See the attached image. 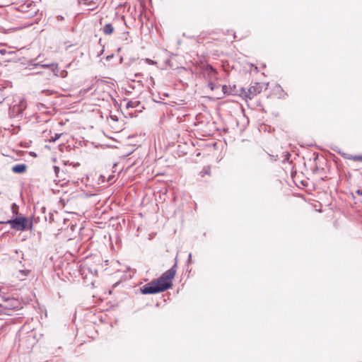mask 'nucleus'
Masks as SVG:
<instances>
[{"mask_svg": "<svg viewBox=\"0 0 362 362\" xmlns=\"http://www.w3.org/2000/svg\"><path fill=\"white\" fill-rule=\"evenodd\" d=\"M209 87H210V88H211V90H214V85L212 83H209Z\"/></svg>", "mask_w": 362, "mask_h": 362, "instance_id": "nucleus-15", "label": "nucleus"}, {"mask_svg": "<svg viewBox=\"0 0 362 362\" xmlns=\"http://www.w3.org/2000/svg\"><path fill=\"white\" fill-rule=\"evenodd\" d=\"M11 228L17 230H25L28 225V219L25 217L20 216L14 219L9 220L6 222Z\"/></svg>", "mask_w": 362, "mask_h": 362, "instance_id": "nucleus-3", "label": "nucleus"}, {"mask_svg": "<svg viewBox=\"0 0 362 362\" xmlns=\"http://www.w3.org/2000/svg\"><path fill=\"white\" fill-rule=\"evenodd\" d=\"M11 209L13 214H17L18 213V206L16 204L13 203L11 206Z\"/></svg>", "mask_w": 362, "mask_h": 362, "instance_id": "nucleus-7", "label": "nucleus"}, {"mask_svg": "<svg viewBox=\"0 0 362 362\" xmlns=\"http://www.w3.org/2000/svg\"><path fill=\"white\" fill-rule=\"evenodd\" d=\"M176 271L171 268L162 274L156 280L145 284L141 288L143 294H153L163 292L172 286V280L174 279Z\"/></svg>", "mask_w": 362, "mask_h": 362, "instance_id": "nucleus-1", "label": "nucleus"}, {"mask_svg": "<svg viewBox=\"0 0 362 362\" xmlns=\"http://www.w3.org/2000/svg\"><path fill=\"white\" fill-rule=\"evenodd\" d=\"M42 66L44 67H50L52 71L54 73V75L55 76H58V65L57 64H44L42 65Z\"/></svg>", "mask_w": 362, "mask_h": 362, "instance_id": "nucleus-6", "label": "nucleus"}, {"mask_svg": "<svg viewBox=\"0 0 362 362\" xmlns=\"http://www.w3.org/2000/svg\"><path fill=\"white\" fill-rule=\"evenodd\" d=\"M249 90H250V93H255V87H251Z\"/></svg>", "mask_w": 362, "mask_h": 362, "instance_id": "nucleus-12", "label": "nucleus"}, {"mask_svg": "<svg viewBox=\"0 0 362 362\" xmlns=\"http://www.w3.org/2000/svg\"><path fill=\"white\" fill-rule=\"evenodd\" d=\"M26 165L18 164L12 168V171L15 173H23L26 170Z\"/></svg>", "mask_w": 362, "mask_h": 362, "instance_id": "nucleus-4", "label": "nucleus"}, {"mask_svg": "<svg viewBox=\"0 0 362 362\" xmlns=\"http://www.w3.org/2000/svg\"><path fill=\"white\" fill-rule=\"evenodd\" d=\"M59 170V168L58 167H54V171L57 173V171Z\"/></svg>", "mask_w": 362, "mask_h": 362, "instance_id": "nucleus-16", "label": "nucleus"}, {"mask_svg": "<svg viewBox=\"0 0 362 362\" xmlns=\"http://www.w3.org/2000/svg\"><path fill=\"white\" fill-rule=\"evenodd\" d=\"M356 193H357L358 194H359V195H362V189H358V190L356 191Z\"/></svg>", "mask_w": 362, "mask_h": 362, "instance_id": "nucleus-14", "label": "nucleus"}, {"mask_svg": "<svg viewBox=\"0 0 362 362\" xmlns=\"http://www.w3.org/2000/svg\"><path fill=\"white\" fill-rule=\"evenodd\" d=\"M103 31L105 35H110L114 31V27L110 23L105 24L103 28Z\"/></svg>", "mask_w": 362, "mask_h": 362, "instance_id": "nucleus-5", "label": "nucleus"}, {"mask_svg": "<svg viewBox=\"0 0 362 362\" xmlns=\"http://www.w3.org/2000/svg\"><path fill=\"white\" fill-rule=\"evenodd\" d=\"M0 306L7 310H15L20 308L21 303L18 299L0 293Z\"/></svg>", "mask_w": 362, "mask_h": 362, "instance_id": "nucleus-2", "label": "nucleus"}, {"mask_svg": "<svg viewBox=\"0 0 362 362\" xmlns=\"http://www.w3.org/2000/svg\"><path fill=\"white\" fill-rule=\"evenodd\" d=\"M127 107H135L134 105V103L132 101H130L127 105Z\"/></svg>", "mask_w": 362, "mask_h": 362, "instance_id": "nucleus-10", "label": "nucleus"}, {"mask_svg": "<svg viewBox=\"0 0 362 362\" xmlns=\"http://www.w3.org/2000/svg\"><path fill=\"white\" fill-rule=\"evenodd\" d=\"M146 62L147 63L150 64H156V62H153V60H151V59H146Z\"/></svg>", "mask_w": 362, "mask_h": 362, "instance_id": "nucleus-11", "label": "nucleus"}, {"mask_svg": "<svg viewBox=\"0 0 362 362\" xmlns=\"http://www.w3.org/2000/svg\"><path fill=\"white\" fill-rule=\"evenodd\" d=\"M354 160H362V157L361 156H356L354 158Z\"/></svg>", "mask_w": 362, "mask_h": 362, "instance_id": "nucleus-13", "label": "nucleus"}, {"mask_svg": "<svg viewBox=\"0 0 362 362\" xmlns=\"http://www.w3.org/2000/svg\"><path fill=\"white\" fill-rule=\"evenodd\" d=\"M221 88L224 94L228 93V88L226 86H223Z\"/></svg>", "mask_w": 362, "mask_h": 362, "instance_id": "nucleus-9", "label": "nucleus"}, {"mask_svg": "<svg viewBox=\"0 0 362 362\" xmlns=\"http://www.w3.org/2000/svg\"><path fill=\"white\" fill-rule=\"evenodd\" d=\"M61 134H55L54 137H52L51 139H50V141H55L56 140H57L59 137H60Z\"/></svg>", "mask_w": 362, "mask_h": 362, "instance_id": "nucleus-8", "label": "nucleus"}]
</instances>
